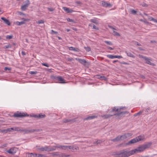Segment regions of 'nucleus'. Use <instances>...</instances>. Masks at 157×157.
Masks as SVG:
<instances>
[{
    "label": "nucleus",
    "mask_w": 157,
    "mask_h": 157,
    "mask_svg": "<svg viewBox=\"0 0 157 157\" xmlns=\"http://www.w3.org/2000/svg\"><path fill=\"white\" fill-rule=\"evenodd\" d=\"M123 108H119L117 107H114L112 108L110 110L109 112L110 114L109 115H104L102 117L104 118H107L111 116L114 115H116V117H118L122 114H124L126 113V112H124L121 111Z\"/></svg>",
    "instance_id": "1"
},
{
    "label": "nucleus",
    "mask_w": 157,
    "mask_h": 157,
    "mask_svg": "<svg viewBox=\"0 0 157 157\" xmlns=\"http://www.w3.org/2000/svg\"><path fill=\"white\" fill-rule=\"evenodd\" d=\"M151 144V143L149 142L138 147L137 148L133 150L134 154L138 152L143 151L145 149L149 148Z\"/></svg>",
    "instance_id": "2"
},
{
    "label": "nucleus",
    "mask_w": 157,
    "mask_h": 157,
    "mask_svg": "<svg viewBox=\"0 0 157 157\" xmlns=\"http://www.w3.org/2000/svg\"><path fill=\"white\" fill-rule=\"evenodd\" d=\"M134 154L133 150L129 151L124 150L121 151L117 152L116 154V155L118 157H128Z\"/></svg>",
    "instance_id": "3"
},
{
    "label": "nucleus",
    "mask_w": 157,
    "mask_h": 157,
    "mask_svg": "<svg viewBox=\"0 0 157 157\" xmlns=\"http://www.w3.org/2000/svg\"><path fill=\"white\" fill-rule=\"evenodd\" d=\"M144 135H140L136 137L135 138L131 140L127 143L125 144L123 146H125L128 145H130L132 144L136 143L139 141L144 140Z\"/></svg>",
    "instance_id": "4"
},
{
    "label": "nucleus",
    "mask_w": 157,
    "mask_h": 157,
    "mask_svg": "<svg viewBox=\"0 0 157 157\" xmlns=\"http://www.w3.org/2000/svg\"><path fill=\"white\" fill-rule=\"evenodd\" d=\"M132 135V134L131 133H127L121 136H118L115 139L113 140L116 141H119L120 140H123L127 137L130 136Z\"/></svg>",
    "instance_id": "5"
},
{
    "label": "nucleus",
    "mask_w": 157,
    "mask_h": 157,
    "mask_svg": "<svg viewBox=\"0 0 157 157\" xmlns=\"http://www.w3.org/2000/svg\"><path fill=\"white\" fill-rule=\"evenodd\" d=\"M30 4V2L28 0H27L24 2L21 7V10L23 11L26 10Z\"/></svg>",
    "instance_id": "6"
},
{
    "label": "nucleus",
    "mask_w": 157,
    "mask_h": 157,
    "mask_svg": "<svg viewBox=\"0 0 157 157\" xmlns=\"http://www.w3.org/2000/svg\"><path fill=\"white\" fill-rule=\"evenodd\" d=\"M26 15L20 13V25L25 23L26 22L28 21L29 19L25 18Z\"/></svg>",
    "instance_id": "7"
},
{
    "label": "nucleus",
    "mask_w": 157,
    "mask_h": 157,
    "mask_svg": "<svg viewBox=\"0 0 157 157\" xmlns=\"http://www.w3.org/2000/svg\"><path fill=\"white\" fill-rule=\"evenodd\" d=\"M56 82H59L61 83H65L66 82L65 79L61 76H57L55 78Z\"/></svg>",
    "instance_id": "8"
},
{
    "label": "nucleus",
    "mask_w": 157,
    "mask_h": 157,
    "mask_svg": "<svg viewBox=\"0 0 157 157\" xmlns=\"http://www.w3.org/2000/svg\"><path fill=\"white\" fill-rule=\"evenodd\" d=\"M36 150L37 151H49V146H45L44 147H36Z\"/></svg>",
    "instance_id": "9"
},
{
    "label": "nucleus",
    "mask_w": 157,
    "mask_h": 157,
    "mask_svg": "<svg viewBox=\"0 0 157 157\" xmlns=\"http://www.w3.org/2000/svg\"><path fill=\"white\" fill-rule=\"evenodd\" d=\"M19 128H18L14 127L13 128H9L6 130H3V132H9L13 131L18 130Z\"/></svg>",
    "instance_id": "10"
},
{
    "label": "nucleus",
    "mask_w": 157,
    "mask_h": 157,
    "mask_svg": "<svg viewBox=\"0 0 157 157\" xmlns=\"http://www.w3.org/2000/svg\"><path fill=\"white\" fill-rule=\"evenodd\" d=\"M101 4L102 6L105 7H111L112 6L111 4L104 1H102Z\"/></svg>",
    "instance_id": "11"
},
{
    "label": "nucleus",
    "mask_w": 157,
    "mask_h": 157,
    "mask_svg": "<svg viewBox=\"0 0 157 157\" xmlns=\"http://www.w3.org/2000/svg\"><path fill=\"white\" fill-rule=\"evenodd\" d=\"M144 59L146 61V63L147 64H149L150 65L154 66L155 64L153 63H151L150 60V59H148L147 57H144Z\"/></svg>",
    "instance_id": "12"
},
{
    "label": "nucleus",
    "mask_w": 157,
    "mask_h": 157,
    "mask_svg": "<svg viewBox=\"0 0 157 157\" xmlns=\"http://www.w3.org/2000/svg\"><path fill=\"white\" fill-rule=\"evenodd\" d=\"M1 19L3 20L4 23L8 25H10V23L8 20L6 19L4 17H2Z\"/></svg>",
    "instance_id": "13"
},
{
    "label": "nucleus",
    "mask_w": 157,
    "mask_h": 157,
    "mask_svg": "<svg viewBox=\"0 0 157 157\" xmlns=\"http://www.w3.org/2000/svg\"><path fill=\"white\" fill-rule=\"evenodd\" d=\"M68 149H71L72 151H75L78 149V148L77 147L75 146H69Z\"/></svg>",
    "instance_id": "14"
},
{
    "label": "nucleus",
    "mask_w": 157,
    "mask_h": 157,
    "mask_svg": "<svg viewBox=\"0 0 157 157\" xmlns=\"http://www.w3.org/2000/svg\"><path fill=\"white\" fill-rule=\"evenodd\" d=\"M63 8L64 10L67 13H71L74 11L72 10L67 7H63Z\"/></svg>",
    "instance_id": "15"
},
{
    "label": "nucleus",
    "mask_w": 157,
    "mask_h": 157,
    "mask_svg": "<svg viewBox=\"0 0 157 157\" xmlns=\"http://www.w3.org/2000/svg\"><path fill=\"white\" fill-rule=\"evenodd\" d=\"M97 117V115H93L89 116L86 118L84 119V120H90L93 119L95 118H96Z\"/></svg>",
    "instance_id": "16"
},
{
    "label": "nucleus",
    "mask_w": 157,
    "mask_h": 157,
    "mask_svg": "<svg viewBox=\"0 0 157 157\" xmlns=\"http://www.w3.org/2000/svg\"><path fill=\"white\" fill-rule=\"evenodd\" d=\"M95 77L98 79H102L104 80L106 79L105 77L103 75L101 76L100 75H97L95 76Z\"/></svg>",
    "instance_id": "17"
},
{
    "label": "nucleus",
    "mask_w": 157,
    "mask_h": 157,
    "mask_svg": "<svg viewBox=\"0 0 157 157\" xmlns=\"http://www.w3.org/2000/svg\"><path fill=\"white\" fill-rule=\"evenodd\" d=\"M75 59L78 61L80 63L82 64L85 63L86 62V61L84 59H80L77 58H76Z\"/></svg>",
    "instance_id": "18"
},
{
    "label": "nucleus",
    "mask_w": 157,
    "mask_h": 157,
    "mask_svg": "<svg viewBox=\"0 0 157 157\" xmlns=\"http://www.w3.org/2000/svg\"><path fill=\"white\" fill-rule=\"evenodd\" d=\"M68 49L70 50H72L74 51L78 52L79 51L78 48L73 47H68Z\"/></svg>",
    "instance_id": "19"
},
{
    "label": "nucleus",
    "mask_w": 157,
    "mask_h": 157,
    "mask_svg": "<svg viewBox=\"0 0 157 157\" xmlns=\"http://www.w3.org/2000/svg\"><path fill=\"white\" fill-rule=\"evenodd\" d=\"M56 148H57L56 146H53L52 147L49 146V151H53L55 150Z\"/></svg>",
    "instance_id": "20"
},
{
    "label": "nucleus",
    "mask_w": 157,
    "mask_h": 157,
    "mask_svg": "<svg viewBox=\"0 0 157 157\" xmlns=\"http://www.w3.org/2000/svg\"><path fill=\"white\" fill-rule=\"evenodd\" d=\"M7 152L10 154H13L15 152L14 151V149L11 148L7 151Z\"/></svg>",
    "instance_id": "21"
},
{
    "label": "nucleus",
    "mask_w": 157,
    "mask_h": 157,
    "mask_svg": "<svg viewBox=\"0 0 157 157\" xmlns=\"http://www.w3.org/2000/svg\"><path fill=\"white\" fill-rule=\"evenodd\" d=\"M107 57L110 59H113L115 58L116 56L112 55H108L106 56Z\"/></svg>",
    "instance_id": "22"
},
{
    "label": "nucleus",
    "mask_w": 157,
    "mask_h": 157,
    "mask_svg": "<svg viewBox=\"0 0 157 157\" xmlns=\"http://www.w3.org/2000/svg\"><path fill=\"white\" fill-rule=\"evenodd\" d=\"M126 53L127 54V55L129 57H132V58H135V56L132 54L131 52H126Z\"/></svg>",
    "instance_id": "23"
},
{
    "label": "nucleus",
    "mask_w": 157,
    "mask_h": 157,
    "mask_svg": "<svg viewBox=\"0 0 157 157\" xmlns=\"http://www.w3.org/2000/svg\"><path fill=\"white\" fill-rule=\"evenodd\" d=\"M28 116L29 115L26 113H20V117Z\"/></svg>",
    "instance_id": "24"
},
{
    "label": "nucleus",
    "mask_w": 157,
    "mask_h": 157,
    "mask_svg": "<svg viewBox=\"0 0 157 157\" xmlns=\"http://www.w3.org/2000/svg\"><path fill=\"white\" fill-rule=\"evenodd\" d=\"M59 157H68L69 155H67L65 154L62 153L60 154V155H58Z\"/></svg>",
    "instance_id": "25"
},
{
    "label": "nucleus",
    "mask_w": 157,
    "mask_h": 157,
    "mask_svg": "<svg viewBox=\"0 0 157 157\" xmlns=\"http://www.w3.org/2000/svg\"><path fill=\"white\" fill-rule=\"evenodd\" d=\"M69 147V146L62 145L61 149L62 150H66L67 149H68Z\"/></svg>",
    "instance_id": "26"
},
{
    "label": "nucleus",
    "mask_w": 157,
    "mask_h": 157,
    "mask_svg": "<svg viewBox=\"0 0 157 157\" xmlns=\"http://www.w3.org/2000/svg\"><path fill=\"white\" fill-rule=\"evenodd\" d=\"M36 23L38 24H43L44 23V21L43 20H41L37 21H36Z\"/></svg>",
    "instance_id": "27"
},
{
    "label": "nucleus",
    "mask_w": 157,
    "mask_h": 157,
    "mask_svg": "<svg viewBox=\"0 0 157 157\" xmlns=\"http://www.w3.org/2000/svg\"><path fill=\"white\" fill-rule=\"evenodd\" d=\"M13 116L14 117H20V114L18 112L17 113H15L13 115Z\"/></svg>",
    "instance_id": "28"
},
{
    "label": "nucleus",
    "mask_w": 157,
    "mask_h": 157,
    "mask_svg": "<svg viewBox=\"0 0 157 157\" xmlns=\"http://www.w3.org/2000/svg\"><path fill=\"white\" fill-rule=\"evenodd\" d=\"M113 34L114 36H120V34L118 33H117V32L114 31H113Z\"/></svg>",
    "instance_id": "29"
},
{
    "label": "nucleus",
    "mask_w": 157,
    "mask_h": 157,
    "mask_svg": "<svg viewBox=\"0 0 157 157\" xmlns=\"http://www.w3.org/2000/svg\"><path fill=\"white\" fill-rule=\"evenodd\" d=\"M32 153H27L26 154V157H32Z\"/></svg>",
    "instance_id": "30"
},
{
    "label": "nucleus",
    "mask_w": 157,
    "mask_h": 157,
    "mask_svg": "<svg viewBox=\"0 0 157 157\" xmlns=\"http://www.w3.org/2000/svg\"><path fill=\"white\" fill-rule=\"evenodd\" d=\"M105 42L108 45H112V43H111V42H110V41H105Z\"/></svg>",
    "instance_id": "31"
},
{
    "label": "nucleus",
    "mask_w": 157,
    "mask_h": 157,
    "mask_svg": "<svg viewBox=\"0 0 157 157\" xmlns=\"http://www.w3.org/2000/svg\"><path fill=\"white\" fill-rule=\"evenodd\" d=\"M84 48L87 52H89L90 51L91 49L89 47H84Z\"/></svg>",
    "instance_id": "32"
},
{
    "label": "nucleus",
    "mask_w": 157,
    "mask_h": 157,
    "mask_svg": "<svg viewBox=\"0 0 157 157\" xmlns=\"http://www.w3.org/2000/svg\"><path fill=\"white\" fill-rule=\"evenodd\" d=\"M12 37V35H7L6 36V38L7 39H11Z\"/></svg>",
    "instance_id": "33"
},
{
    "label": "nucleus",
    "mask_w": 157,
    "mask_h": 157,
    "mask_svg": "<svg viewBox=\"0 0 157 157\" xmlns=\"http://www.w3.org/2000/svg\"><path fill=\"white\" fill-rule=\"evenodd\" d=\"M45 117V115L39 114L38 117L40 118L44 117Z\"/></svg>",
    "instance_id": "34"
},
{
    "label": "nucleus",
    "mask_w": 157,
    "mask_h": 157,
    "mask_svg": "<svg viewBox=\"0 0 157 157\" xmlns=\"http://www.w3.org/2000/svg\"><path fill=\"white\" fill-rule=\"evenodd\" d=\"M29 73L31 75L36 74L37 73V72L34 71H30Z\"/></svg>",
    "instance_id": "35"
},
{
    "label": "nucleus",
    "mask_w": 157,
    "mask_h": 157,
    "mask_svg": "<svg viewBox=\"0 0 157 157\" xmlns=\"http://www.w3.org/2000/svg\"><path fill=\"white\" fill-rule=\"evenodd\" d=\"M62 145H60L59 144H57L56 145L57 148H60L61 149H62Z\"/></svg>",
    "instance_id": "36"
},
{
    "label": "nucleus",
    "mask_w": 157,
    "mask_h": 157,
    "mask_svg": "<svg viewBox=\"0 0 157 157\" xmlns=\"http://www.w3.org/2000/svg\"><path fill=\"white\" fill-rule=\"evenodd\" d=\"M67 20V21H68L74 22V21L72 19H70L69 18H68Z\"/></svg>",
    "instance_id": "37"
},
{
    "label": "nucleus",
    "mask_w": 157,
    "mask_h": 157,
    "mask_svg": "<svg viewBox=\"0 0 157 157\" xmlns=\"http://www.w3.org/2000/svg\"><path fill=\"white\" fill-rule=\"evenodd\" d=\"M42 64L43 66H46V67H49V65L47 64L46 63H42Z\"/></svg>",
    "instance_id": "38"
},
{
    "label": "nucleus",
    "mask_w": 157,
    "mask_h": 157,
    "mask_svg": "<svg viewBox=\"0 0 157 157\" xmlns=\"http://www.w3.org/2000/svg\"><path fill=\"white\" fill-rule=\"evenodd\" d=\"M131 12L132 13L134 14H136V11L134 10H132Z\"/></svg>",
    "instance_id": "39"
},
{
    "label": "nucleus",
    "mask_w": 157,
    "mask_h": 157,
    "mask_svg": "<svg viewBox=\"0 0 157 157\" xmlns=\"http://www.w3.org/2000/svg\"><path fill=\"white\" fill-rule=\"evenodd\" d=\"M37 157H45V156L43 155L38 154V156Z\"/></svg>",
    "instance_id": "40"
},
{
    "label": "nucleus",
    "mask_w": 157,
    "mask_h": 157,
    "mask_svg": "<svg viewBox=\"0 0 157 157\" xmlns=\"http://www.w3.org/2000/svg\"><path fill=\"white\" fill-rule=\"evenodd\" d=\"M90 21L92 22H93L94 23H96V21L95 19H91L90 20Z\"/></svg>",
    "instance_id": "41"
},
{
    "label": "nucleus",
    "mask_w": 157,
    "mask_h": 157,
    "mask_svg": "<svg viewBox=\"0 0 157 157\" xmlns=\"http://www.w3.org/2000/svg\"><path fill=\"white\" fill-rule=\"evenodd\" d=\"M115 58H117L118 59H121V58H122V56H116Z\"/></svg>",
    "instance_id": "42"
},
{
    "label": "nucleus",
    "mask_w": 157,
    "mask_h": 157,
    "mask_svg": "<svg viewBox=\"0 0 157 157\" xmlns=\"http://www.w3.org/2000/svg\"><path fill=\"white\" fill-rule=\"evenodd\" d=\"M134 44H136L137 45H138V46L141 45L140 44L137 42L135 41L134 42Z\"/></svg>",
    "instance_id": "43"
},
{
    "label": "nucleus",
    "mask_w": 157,
    "mask_h": 157,
    "mask_svg": "<svg viewBox=\"0 0 157 157\" xmlns=\"http://www.w3.org/2000/svg\"><path fill=\"white\" fill-rule=\"evenodd\" d=\"M141 5L143 6H147V4H146V3H143L142 4H141Z\"/></svg>",
    "instance_id": "44"
},
{
    "label": "nucleus",
    "mask_w": 157,
    "mask_h": 157,
    "mask_svg": "<svg viewBox=\"0 0 157 157\" xmlns=\"http://www.w3.org/2000/svg\"><path fill=\"white\" fill-rule=\"evenodd\" d=\"M93 29L97 30L98 29V28L96 27L94 25L93 26Z\"/></svg>",
    "instance_id": "45"
},
{
    "label": "nucleus",
    "mask_w": 157,
    "mask_h": 157,
    "mask_svg": "<svg viewBox=\"0 0 157 157\" xmlns=\"http://www.w3.org/2000/svg\"><path fill=\"white\" fill-rule=\"evenodd\" d=\"M14 24H16V25H20V22H18V21L14 22Z\"/></svg>",
    "instance_id": "46"
},
{
    "label": "nucleus",
    "mask_w": 157,
    "mask_h": 157,
    "mask_svg": "<svg viewBox=\"0 0 157 157\" xmlns=\"http://www.w3.org/2000/svg\"><path fill=\"white\" fill-rule=\"evenodd\" d=\"M153 19L154 18H153L152 17H149V18H148V19L149 20H150V21H153Z\"/></svg>",
    "instance_id": "47"
},
{
    "label": "nucleus",
    "mask_w": 157,
    "mask_h": 157,
    "mask_svg": "<svg viewBox=\"0 0 157 157\" xmlns=\"http://www.w3.org/2000/svg\"><path fill=\"white\" fill-rule=\"evenodd\" d=\"M51 33H54L55 34L57 33H58L57 32L55 31H54L53 30H51Z\"/></svg>",
    "instance_id": "48"
},
{
    "label": "nucleus",
    "mask_w": 157,
    "mask_h": 157,
    "mask_svg": "<svg viewBox=\"0 0 157 157\" xmlns=\"http://www.w3.org/2000/svg\"><path fill=\"white\" fill-rule=\"evenodd\" d=\"M107 48L108 49H110V50H113L114 49L112 47H107Z\"/></svg>",
    "instance_id": "49"
},
{
    "label": "nucleus",
    "mask_w": 157,
    "mask_h": 157,
    "mask_svg": "<svg viewBox=\"0 0 157 157\" xmlns=\"http://www.w3.org/2000/svg\"><path fill=\"white\" fill-rule=\"evenodd\" d=\"M4 70L5 71H7V70H10V68H9L7 67H5V68Z\"/></svg>",
    "instance_id": "50"
},
{
    "label": "nucleus",
    "mask_w": 157,
    "mask_h": 157,
    "mask_svg": "<svg viewBox=\"0 0 157 157\" xmlns=\"http://www.w3.org/2000/svg\"><path fill=\"white\" fill-rule=\"evenodd\" d=\"M48 9L50 11H53L54 10V9L52 8H48Z\"/></svg>",
    "instance_id": "51"
},
{
    "label": "nucleus",
    "mask_w": 157,
    "mask_h": 157,
    "mask_svg": "<svg viewBox=\"0 0 157 157\" xmlns=\"http://www.w3.org/2000/svg\"><path fill=\"white\" fill-rule=\"evenodd\" d=\"M143 112V111H140L139 112H138V115L141 114Z\"/></svg>",
    "instance_id": "52"
},
{
    "label": "nucleus",
    "mask_w": 157,
    "mask_h": 157,
    "mask_svg": "<svg viewBox=\"0 0 157 157\" xmlns=\"http://www.w3.org/2000/svg\"><path fill=\"white\" fill-rule=\"evenodd\" d=\"M143 112V111H140L139 112H138V115L141 114Z\"/></svg>",
    "instance_id": "53"
},
{
    "label": "nucleus",
    "mask_w": 157,
    "mask_h": 157,
    "mask_svg": "<svg viewBox=\"0 0 157 157\" xmlns=\"http://www.w3.org/2000/svg\"><path fill=\"white\" fill-rule=\"evenodd\" d=\"M139 57L140 58H143L144 59V56H142V55H139Z\"/></svg>",
    "instance_id": "54"
},
{
    "label": "nucleus",
    "mask_w": 157,
    "mask_h": 157,
    "mask_svg": "<svg viewBox=\"0 0 157 157\" xmlns=\"http://www.w3.org/2000/svg\"><path fill=\"white\" fill-rule=\"evenodd\" d=\"M152 21L155 22L157 23V20L155 19L154 18Z\"/></svg>",
    "instance_id": "55"
},
{
    "label": "nucleus",
    "mask_w": 157,
    "mask_h": 157,
    "mask_svg": "<svg viewBox=\"0 0 157 157\" xmlns=\"http://www.w3.org/2000/svg\"><path fill=\"white\" fill-rule=\"evenodd\" d=\"M37 156H38V154L35 153L34 157H37Z\"/></svg>",
    "instance_id": "56"
},
{
    "label": "nucleus",
    "mask_w": 157,
    "mask_h": 157,
    "mask_svg": "<svg viewBox=\"0 0 157 157\" xmlns=\"http://www.w3.org/2000/svg\"><path fill=\"white\" fill-rule=\"evenodd\" d=\"M138 115V113H135L134 114V116H137Z\"/></svg>",
    "instance_id": "57"
},
{
    "label": "nucleus",
    "mask_w": 157,
    "mask_h": 157,
    "mask_svg": "<svg viewBox=\"0 0 157 157\" xmlns=\"http://www.w3.org/2000/svg\"><path fill=\"white\" fill-rule=\"evenodd\" d=\"M32 154L33 155H32V157H34L35 153H32Z\"/></svg>",
    "instance_id": "58"
},
{
    "label": "nucleus",
    "mask_w": 157,
    "mask_h": 157,
    "mask_svg": "<svg viewBox=\"0 0 157 157\" xmlns=\"http://www.w3.org/2000/svg\"><path fill=\"white\" fill-rule=\"evenodd\" d=\"M109 27L110 28H111V29H113V30H114V29H114V28H113V27H111V26H109Z\"/></svg>",
    "instance_id": "59"
},
{
    "label": "nucleus",
    "mask_w": 157,
    "mask_h": 157,
    "mask_svg": "<svg viewBox=\"0 0 157 157\" xmlns=\"http://www.w3.org/2000/svg\"><path fill=\"white\" fill-rule=\"evenodd\" d=\"M22 54L23 55H25V52H22Z\"/></svg>",
    "instance_id": "60"
},
{
    "label": "nucleus",
    "mask_w": 157,
    "mask_h": 157,
    "mask_svg": "<svg viewBox=\"0 0 157 157\" xmlns=\"http://www.w3.org/2000/svg\"><path fill=\"white\" fill-rule=\"evenodd\" d=\"M66 30L67 32H69V31H70V30L69 29H66Z\"/></svg>",
    "instance_id": "61"
},
{
    "label": "nucleus",
    "mask_w": 157,
    "mask_h": 157,
    "mask_svg": "<svg viewBox=\"0 0 157 157\" xmlns=\"http://www.w3.org/2000/svg\"><path fill=\"white\" fill-rule=\"evenodd\" d=\"M117 61H118V60H114V61H113V63H115V62H117Z\"/></svg>",
    "instance_id": "62"
},
{
    "label": "nucleus",
    "mask_w": 157,
    "mask_h": 157,
    "mask_svg": "<svg viewBox=\"0 0 157 157\" xmlns=\"http://www.w3.org/2000/svg\"><path fill=\"white\" fill-rule=\"evenodd\" d=\"M73 29L74 30H75V31L77 30V29L76 28H73Z\"/></svg>",
    "instance_id": "63"
},
{
    "label": "nucleus",
    "mask_w": 157,
    "mask_h": 157,
    "mask_svg": "<svg viewBox=\"0 0 157 157\" xmlns=\"http://www.w3.org/2000/svg\"><path fill=\"white\" fill-rule=\"evenodd\" d=\"M9 46L7 45L5 46V47L6 48H8L9 47Z\"/></svg>",
    "instance_id": "64"
}]
</instances>
